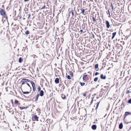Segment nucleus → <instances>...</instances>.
Masks as SVG:
<instances>
[{
    "instance_id": "f257e3e1",
    "label": "nucleus",
    "mask_w": 131,
    "mask_h": 131,
    "mask_svg": "<svg viewBox=\"0 0 131 131\" xmlns=\"http://www.w3.org/2000/svg\"><path fill=\"white\" fill-rule=\"evenodd\" d=\"M0 12L1 15H2L3 17L6 19H7V17L6 14L5 12L3 9H1Z\"/></svg>"
},
{
    "instance_id": "f03ea898",
    "label": "nucleus",
    "mask_w": 131,
    "mask_h": 131,
    "mask_svg": "<svg viewBox=\"0 0 131 131\" xmlns=\"http://www.w3.org/2000/svg\"><path fill=\"white\" fill-rule=\"evenodd\" d=\"M38 117L36 115H34L32 117V119L33 121H38Z\"/></svg>"
},
{
    "instance_id": "7ed1b4c3",
    "label": "nucleus",
    "mask_w": 131,
    "mask_h": 131,
    "mask_svg": "<svg viewBox=\"0 0 131 131\" xmlns=\"http://www.w3.org/2000/svg\"><path fill=\"white\" fill-rule=\"evenodd\" d=\"M131 114V113L129 112H125V114L124 115V119L127 116Z\"/></svg>"
},
{
    "instance_id": "20e7f679",
    "label": "nucleus",
    "mask_w": 131,
    "mask_h": 131,
    "mask_svg": "<svg viewBox=\"0 0 131 131\" xmlns=\"http://www.w3.org/2000/svg\"><path fill=\"white\" fill-rule=\"evenodd\" d=\"M106 24L107 28H109L110 26V25L109 22L107 20H106Z\"/></svg>"
},
{
    "instance_id": "39448f33",
    "label": "nucleus",
    "mask_w": 131,
    "mask_h": 131,
    "mask_svg": "<svg viewBox=\"0 0 131 131\" xmlns=\"http://www.w3.org/2000/svg\"><path fill=\"white\" fill-rule=\"evenodd\" d=\"M75 10V8H72V10H71V12H69V14H70L71 13H72V17L74 16V11Z\"/></svg>"
},
{
    "instance_id": "423d86ee",
    "label": "nucleus",
    "mask_w": 131,
    "mask_h": 131,
    "mask_svg": "<svg viewBox=\"0 0 131 131\" xmlns=\"http://www.w3.org/2000/svg\"><path fill=\"white\" fill-rule=\"evenodd\" d=\"M39 95L40 96H43L44 95V92L43 90H41L39 94Z\"/></svg>"
},
{
    "instance_id": "0eeeda50",
    "label": "nucleus",
    "mask_w": 131,
    "mask_h": 131,
    "mask_svg": "<svg viewBox=\"0 0 131 131\" xmlns=\"http://www.w3.org/2000/svg\"><path fill=\"white\" fill-rule=\"evenodd\" d=\"M96 125L95 124L93 125L92 126V129L94 130H95L96 128Z\"/></svg>"
},
{
    "instance_id": "6e6552de",
    "label": "nucleus",
    "mask_w": 131,
    "mask_h": 131,
    "mask_svg": "<svg viewBox=\"0 0 131 131\" xmlns=\"http://www.w3.org/2000/svg\"><path fill=\"white\" fill-rule=\"evenodd\" d=\"M100 78L101 79H105L106 78V76L105 75H104L103 74L101 75Z\"/></svg>"
},
{
    "instance_id": "1a4fd4ad",
    "label": "nucleus",
    "mask_w": 131,
    "mask_h": 131,
    "mask_svg": "<svg viewBox=\"0 0 131 131\" xmlns=\"http://www.w3.org/2000/svg\"><path fill=\"white\" fill-rule=\"evenodd\" d=\"M55 83L56 84H58L59 82V79L58 78H56L54 80Z\"/></svg>"
},
{
    "instance_id": "9d476101",
    "label": "nucleus",
    "mask_w": 131,
    "mask_h": 131,
    "mask_svg": "<svg viewBox=\"0 0 131 131\" xmlns=\"http://www.w3.org/2000/svg\"><path fill=\"white\" fill-rule=\"evenodd\" d=\"M123 127V124L122 123H121L119 125V128L122 129Z\"/></svg>"
},
{
    "instance_id": "9b49d317",
    "label": "nucleus",
    "mask_w": 131,
    "mask_h": 131,
    "mask_svg": "<svg viewBox=\"0 0 131 131\" xmlns=\"http://www.w3.org/2000/svg\"><path fill=\"white\" fill-rule=\"evenodd\" d=\"M30 82L32 85V88L35 87V84L34 83V82L32 81H31Z\"/></svg>"
},
{
    "instance_id": "f8f14e48",
    "label": "nucleus",
    "mask_w": 131,
    "mask_h": 131,
    "mask_svg": "<svg viewBox=\"0 0 131 131\" xmlns=\"http://www.w3.org/2000/svg\"><path fill=\"white\" fill-rule=\"evenodd\" d=\"M87 75H85L83 76V80L86 79Z\"/></svg>"
},
{
    "instance_id": "ddd939ff",
    "label": "nucleus",
    "mask_w": 131,
    "mask_h": 131,
    "mask_svg": "<svg viewBox=\"0 0 131 131\" xmlns=\"http://www.w3.org/2000/svg\"><path fill=\"white\" fill-rule=\"evenodd\" d=\"M61 97L62 99H65L66 98V96L64 94L62 95H61Z\"/></svg>"
},
{
    "instance_id": "4468645a",
    "label": "nucleus",
    "mask_w": 131,
    "mask_h": 131,
    "mask_svg": "<svg viewBox=\"0 0 131 131\" xmlns=\"http://www.w3.org/2000/svg\"><path fill=\"white\" fill-rule=\"evenodd\" d=\"M81 13L82 14H84V13L85 11V10L84 9H81Z\"/></svg>"
},
{
    "instance_id": "2eb2a0df",
    "label": "nucleus",
    "mask_w": 131,
    "mask_h": 131,
    "mask_svg": "<svg viewBox=\"0 0 131 131\" xmlns=\"http://www.w3.org/2000/svg\"><path fill=\"white\" fill-rule=\"evenodd\" d=\"M23 61V59L21 58H20L19 59V63H21Z\"/></svg>"
},
{
    "instance_id": "dca6fc26",
    "label": "nucleus",
    "mask_w": 131,
    "mask_h": 131,
    "mask_svg": "<svg viewBox=\"0 0 131 131\" xmlns=\"http://www.w3.org/2000/svg\"><path fill=\"white\" fill-rule=\"evenodd\" d=\"M80 85L82 86H84L85 84V83H82L81 82H80Z\"/></svg>"
},
{
    "instance_id": "f3484780",
    "label": "nucleus",
    "mask_w": 131,
    "mask_h": 131,
    "mask_svg": "<svg viewBox=\"0 0 131 131\" xmlns=\"http://www.w3.org/2000/svg\"><path fill=\"white\" fill-rule=\"evenodd\" d=\"M100 103V102H98V103H96V108L95 109H97L98 107L99 106V104Z\"/></svg>"
},
{
    "instance_id": "a211bd4d",
    "label": "nucleus",
    "mask_w": 131,
    "mask_h": 131,
    "mask_svg": "<svg viewBox=\"0 0 131 131\" xmlns=\"http://www.w3.org/2000/svg\"><path fill=\"white\" fill-rule=\"evenodd\" d=\"M23 80L25 82H29L30 81V80L28 79H23Z\"/></svg>"
},
{
    "instance_id": "6ab92c4d",
    "label": "nucleus",
    "mask_w": 131,
    "mask_h": 131,
    "mask_svg": "<svg viewBox=\"0 0 131 131\" xmlns=\"http://www.w3.org/2000/svg\"><path fill=\"white\" fill-rule=\"evenodd\" d=\"M22 93L24 94H29V92H28V91H26V92H23L22 91Z\"/></svg>"
},
{
    "instance_id": "aec40b11",
    "label": "nucleus",
    "mask_w": 131,
    "mask_h": 131,
    "mask_svg": "<svg viewBox=\"0 0 131 131\" xmlns=\"http://www.w3.org/2000/svg\"><path fill=\"white\" fill-rule=\"evenodd\" d=\"M39 94H37L36 96V97L35 99V101H36L37 100L38 97H39Z\"/></svg>"
},
{
    "instance_id": "412c9836",
    "label": "nucleus",
    "mask_w": 131,
    "mask_h": 131,
    "mask_svg": "<svg viewBox=\"0 0 131 131\" xmlns=\"http://www.w3.org/2000/svg\"><path fill=\"white\" fill-rule=\"evenodd\" d=\"M128 8L129 11L130 13H131V8L130 7H129V6Z\"/></svg>"
},
{
    "instance_id": "4be33fe9",
    "label": "nucleus",
    "mask_w": 131,
    "mask_h": 131,
    "mask_svg": "<svg viewBox=\"0 0 131 131\" xmlns=\"http://www.w3.org/2000/svg\"><path fill=\"white\" fill-rule=\"evenodd\" d=\"M98 66H99V65H98V64H96L95 65V69L97 68L98 67Z\"/></svg>"
},
{
    "instance_id": "5701e85b",
    "label": "nucleus",
    "mask_w": 131,
    "mask_h": 131,
    "mask_svg": "<svg viewBox=\"0 0 131 131\" xmlns=\"http://www.w3.org/2000/svg\"><path fill=\"white\" fill-rule=\"evenodd\" d=\"M21 81V82H22V83H21L22 85H23L25 83V81H24L23 80V79Z\"/></svg>"
},
{
    "instance_id": "b1692460",
    "label": "nucleus",
    "mask_w": 131,
    "mask_h": 131,
    "mask_svg": "<svg viewBox=\"0 0 131 131\" xmlns=\"http://www.w3.org/2000/svg\"><path fill=\"white\" fill-rule=\"evenodd\" d=\"M29 31L28 30H27L25 32V34L26 35H27L29 34Z\"/></svg>"
},
{
    "instance_id": "393cba45",
    "label": "nucleus",
    "mask_w": 131,
    "mask_h": 131,
    "mask_svg": "<svg viewBox=\"0 0 131 131\" xmlns=\"http://www.w3.org/2000/svg\"><path fill=\"white\" fill-rule=\"evenodd\" d=\"M38 91H40L41 88L40 86H39L38 88Z\"/></svg>"
},
{
    "instance_id": "a878e982",
    "label": "nucleus",
    "mask_w": 131,
    "mask_h": 131,
    "mask_svg": "<svg viewBox=\"0 0 131 131\" xmlns=\"http://www.w3.org/2000/svg\"><path fill=\"white\" fill-rule=\"evenodd\" d=\"M98 79V78L97 77L95 78L94 79V81L95 82Z\"/></svg>"
},
{
    "instance_id": "bb28decb",
    "label": "nucleus",
    "mask_w": 131,
    "mask_h": 131,
    "mask_svg": "<svg viewBox=\"0 0 131 131\" xmlns=\"http://www.w3.org/2000/svg\"><path fill=\"white\" fill-rule=\"evenodd\" d=\"M67 78L69 79H71L70 76L69 75H68L67 76Z\"/></svg>"
},
{
    "instance_id": "cd10ccee",
    "label": "nucleus",
    "mask_w": 131,
    "mask_h": 131,
    "mask_svg": "<svg viewBox=\"0 0 131 131\" xmlns=\"http://www.w3.org/2000/svg\"><path fill=\"white\" fill-rule=\"evenodd\" d=\"M128 103L129 104H131V99H129L128 101Z\"/></svg>"
},
{
    "instance_id": "c85d7f7f",
    "label": "nucleus",
    "mask_w": 131,
    "mask_h": 131,
    "mask_svg": "<svg viewBox=\"0 0 131 131\" xmlns=\"http://www.w3.org/2000/svg\"><path fill=\"white\" fill-rule=\"evenodd\" d=\"M19 108L21 110H23V109L25 108V107H19Z\"/></svg>"
},
{
    "instance_id": "c756f323",
    "label": "nucleus",
    "mask_w": 131,
    "mask_h": 131,
    "mask_svg": "<svg viewBox=\"0 0 131 131\" xmlns=\"http://www.w3.org/2000/svg\"><path fill=\"white\" fill-rule=\"evenodd\" d=\"M116 32H114L112 34V36H115L116 35Z\"/></svg>"
},
{
    "instance_id": "7c9ffc66",
    "label": "nucleus",
    "mask_w": 131,
    "mask_h": 131,
    "mask_svg": "<svg viewBox=\"0 0 131 131\" xmlns=\"http://www.w3.org/2000/svg\"><path fill=\"white\" fill-rule=\"evenodd\" d=\"M18 100H15V103L16 104H17L18 103Z\"/></svg>"
},
{
    "instance_id": "2f4dec72",
    "label": "nucleus",
    "mask_w": 131,
    "mask_h": 131,
    "mask_svg": "<svg viewBox=\"0 0 131 131\" xmlns=\"http://www.w3.org/2000/svg\"><path fill=\"white\" fill-rule=\"evenodd\" d=\"M93 21H94L95 22L96 21V20L95 19V18L94 17H93Z\"/></svg>"
},
{
    "instance_id": "473e14b6",
    "label": "nucleus",
    "mask_w": 131,
    "mask_h": 131,
    "mask_svg": "<svg viewBox=\"0 0 131 131\" xmlns=\"http://www.w3.org/2000/svg\"><path fill=\"white\" fill-rule=\"evenodd\" d=\"M99 74V73H98L97 72H95V75L96 76Z\"/></svg>"
},
{
    "instance_id": "72a5a7b5",
    "label": "nucleus",
    "mask_w": 131,
    "mask_h": 131,
    "mask_svg": "<svg viewBox=\"0 0 131 131\" xmlns=\"http://www.w3.org/2000/svg\"><path fill=\"white\" fill-rule=\"evenodd\" d=\"M94 98V97H93L92 99L91 100V103H90L91 104L92 103H93V99Z\"/></svg>"
},
{
    "instance_id": "f704fd0d",
    "label": "nucleus",
    "mask_w": 131,
    "mask_h": 131,
    "mask_svg": "<svg viewBox=\"0 0 131 131\" xmlns=\"http://www.w3.org/2000/svg\"><path fill=\"white\" fill-rule=\"evenodd\" d=\"M130 91H129V90H127V91H126V93L127 94L128 93H130Z\"/></svg>"
},
{
    "instance_id": "c9c22d12",
    "label": "nucleus",
    "mask_w": 131,
    "mask_h": 131,
    "mask_svg": "<svg viewBox=\"0 0 131 131\" xmlns=\"http://www.w3.org/2000/svg\"><path fill=\"white\" fill-rule=\"evenodd\" d=\"M27 85H28L29 86V87H30V89H31V87H30V85H29V83H27Z\"/></svg>"
},
{
    "instance_id": "e433bc0d",
    "label": "nucleus",
    "mask_w": 131,
    "mask_h": 131,
    "mask_svg": "<svg viewBox=\"0 0 131 131\" xmlns=\"http://www.w3.org/2000/svg\"><path fill=\"white\" fill-rule=\"evenodd\" d=\"M70 75L72 76H73V73L71 71V72L70 73Z\"/></svg>"
},
{
    "instance_id": "4c0bfd02",
    "label": "nucleus",
    "mask_w": 131,
    "mask_h": 131,
    "mask_svg": "<svg viewBox=\"0 0 131 131\" xmlns=\"http://www.w3.org/2000/svg\"><path fill=\"white\" fill-rule=\"evenodd\" d=\"M45 8V6L44 5L43 6V7L41 9H44Z\"/></svg>"
},
{
    "instance_id": "58836bf2",
    "label": "nucleus",
    "mask_w": 131,
    "mask_h": 131,
    "mask_svg": "<svg viewBox=\"0 0 131 131\" xmlns=\"http://www.w3.org/2000/svg\"><path fill=\"white\" fill-rule=\"evenodd\" d=\"M83 95L84 96H86V93H84L83 94Z\"/></svg>"
},
{
    "instance_id": "ea45409f",
    "label": "nucleus",
    "mask_w": 131,
    "mask_h": 131,
    "mask_svg": "<svg viewBox=\"0 0 131 131\" xmlns=\"http://www.w3.org/2000/svg\"><path fill=\"white\" fill-rule=\"evenodd\" d=\"M32 89H33V91H35V89H36L35 87L32 88Z\"/></svg>"
},
{
    "instance_id": "a19ab883",
    "label": "nucleus",
    "mask_w": 131,
    "mask_h": 131,
    "mask_svg": "<svg viewBox=\"0 0 131 131\" xmlns=\"http://www.w3.org/2000/svg\"><path fill=\"white\" fill-rule=\"evenodd\" d=\"M112 9H113H113H114V7H113V5H112Z\"/></svg>"
},
{
    "instance_id": "79ce46f5",
    "label": "nucleus",
    "mask_w": 131,
    "mask_h": 131,
    "mask_svg": "<svg viewBox=\"0 0 131 131\" xmlns=\"http://www.w3.org/2000/svg\"><path fill=\"white\" fill-rule=\"evenodd\" d=\"M114 37H115V36H112V39H113L114 38Z\"/></svg>"
},
{
    "instance_id": "37998d69",
    "label": "nucleus",
    "mask_w": 131,
    "mask_h": 131,
    "mask_svg": "<svg viewBox=\"0 0 131 131\" xmlns=\"http://www.w3.org/2000/svg\"><path fill=\"white\" fill-rule=\"evenodd\" d=\"M29 0H24L25 2H27Z\"/></svg>"
},
{
    "instance_id": "c03bdc74",
    "label": "nucleus",
    "mask_w": 131,
    "mask_h": 131,
    "mask_svg": "<svg viewBox=\"0 0 131 131\" xmlns=\"http://www.w3.org/2000/svg\"><path fill=\"white\" fill-rule=\"evenodd\" d=\"M83 31V30H82V29H81L80 30V31L81 32H82V31Z\"/></svg>"
},
{
    "instance_id": "a18cd8bd",
    "label": "nucleus",
    "mask_w": 131,
    "mask_h": 131,
    "mask_svg": "<svg viewBox=\"0 0 131 131\" xmlns=\"http://www.w3.org/2000/svg\"><path fill=\"white\" fill-rule=\"evenodd\" d=\"M30 16V15H28V18H29Z\"/></svg>"
},
{
    "instance_id": "49530a36",
    "label": "nucleus",
    "mask_w": 131,
    "mask_h": 131,
    "mask_svg": "<svg viewBox=\"0 0 131 131\" xmlns=\"http://www.w3.org/2000/svg\"><path fill=\"white\" fill-rule=\"evenodd\" d=\"M25 107V109H26V108H27V107Z\"/></svg>"
},
{
    "instance_id": "de8ad7c7",
    "label": "nucleus",
    "mask_w": 131,
    "mask_h": 131,
    "mask_svg": "<svg viewBox=\"0 0 131 131\" xmlns=\"http://www.w3.org/2000/svg\"><path fill=\"white\" fill-rule=\"evenodd\" d=\"M12 104H13V101L12 100Z\"/></svg>"
},
{
    "instance_id": "09e8293b",
    "label": "nucleus",
    "mask_w": 131,
    "mask_h": 131,
    "mask_svg": "<svg viewBox=\"0 0 131 131\" xmlns=\"http://www.w3.org/2000/svg\"><path fill=\"white\" fill-rule=\"evenodd\" d=\"M124 44V42L123 41V45Z\"/></svg>"
},
{
    "instance_id": "8fccbe9b",
    "label": "nucleus",
    "mask_w": 131,
    "mask_h": 131,
    "mask_svg": "<svg viewBox=\"0 0 131 131\" xmlns=\"http://www.w3.org/2000/svg\"><path fill=\"white\" fill-rule=\"evenodd\" d=\"M90 0V1H92V2L93 1V0Z\"/></svg>"
},
{
    "instance_id": "3c124183",
    "label": "nucleus",
    "mask_w": 131,
    "mask_h": 131,
    "mask_svg": "<svg viewBox=\"0 0 131 131\" xmlns=\"http://www.w3.org/2000/svg\"><path fill=\"white\" fill-rule=\"evenodd\" d=\"M108 13H109V14H110V13H109V10H108Z\"/></svg>"
},
{
    "instance_id": "603ef678",
    "label": "nucleus",
    "mask_w": 131,
    "mask_h": 131,
    "mask_svg": "<svg viewBox=\"0 0 131 131\" xmlns=\"http://www.w3.org/2000/svg\"><path fill=\"white\" fill-rule=\"evenodd\" d=\"M120 42H122V41H120Z\"/></svg>"
},
{
    "instance_id": "864d4df0",
    "label": "nucleus",
    "mask_w": 131,
    "mask_h": 131,
    "mask_svg": "<svg viewBox=\"0 0 131 131\" xmlns=\"http://www.w3.org/2000/svg\"><path fill=\"white\" fill-rule=\"evenodd\" d=\"M127 30H128V29H127V30H126V31H127Z\"/></svg>"
},
{
    "instance_id": "5fc2aeb1",
    "label": "nucleus",
    "mask_w": 131,
    "mask_h": 131,
    "mask_svg": "<svg viewBox=\"0 0 131 131\" xmlns=\"http://www.w3.org/2000/svg\"><path fill=\"white\" fill-rule=\"evenodd\" d=\"M120 40L119 39V40H118V41H120Z\"/></svg>"
},
{
    "instance_id": "6e6d98bb",
    "label": "nucleus",
    "mask_w": 131,
    "mask_h": 131,
    "mask_svg": "<svg viewBox=\"0 0 131 131\" xmlns=\"http://www.w3.org/2000/svg\"><path fill=\"white\" fill-rule=\"evenodd\" d=\"M123 104V103H122V105Z\"/></svg>"
},
{
    "instance_id": "4d7b16f0",
    "label": "nucleus",
    "mask_w": 131,
    "mask_h": 131,
    "mask_svg": "<svg viewBox=\"0 0 131 131\" xmlns=\"http://www.w3.org/2000/svg\"><path fill=\"white\" fill-rule=\"evenodd\" d=\"M131 127L130 128V129H131Z\"/></svg>"
},
{
    "instance_id": "13d9d810",
    "label": "nucleus",
    "mask_w": 131,
    "mask_h": 131,
    "mask_svg": "<svg viewBox=\"0 0 131 131\" xmlns=\"http://www.w3.org/2000/svg\"><path fill=\"white\" fill-rule=\"evenodd\" d=\"M127 38L126 39V40L127 39Z\"/></svg>"
},
{
    "instance_id": "bf43d9fd",
    "label": "nucleus",
    "mask_w": 131,
    "mask_h": 131,
    "mask_svg": "<svg viewBox=\"0 0 131 131\" xmlns=\"http://www.w3.org/2000/svg\"><path fill=\"white\" fill-rule=\"evenodd\" d=\"M130 122H131V121H130Z\"/></svg>"
}]
</instances>
